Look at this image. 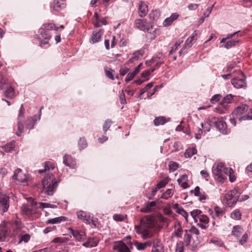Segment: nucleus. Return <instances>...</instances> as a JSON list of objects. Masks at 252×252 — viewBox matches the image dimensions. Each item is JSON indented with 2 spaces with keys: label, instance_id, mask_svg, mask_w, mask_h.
<instances>
[{
  "label": "nucleus",
  "instance_id": "nucleus-1",
  "mask_svg": "<svg viewBox=\"0 0 252 252\" xmlns=\"http://www.w3.org/2000/svg\"><path fill=\"white\" fill-rule=\"evenodd\" d=\"M140 225H135V229L136 232L141 235L142 237L146 239L151 236L149 229L153 225V222L151 219L145 218L140 220Z\"/></svg>",
  "mask_w": 252,
  "mask_h": 252
},
{
  "label": "nucleus",
  "instance_id": "nucleus-2",
  "mask_svg": "<svg viewBox=\"0 0 252 252\" xmlns=\"http://www.w3.org/2000/svg\"><path fill=\"white\" fill-rule=\"evenodd\" d=\"M43 189L48 195H52L58 186V182L55 180L54 175L48 173L43 179Z\"/></svg>",
  "mask_w": 252,
  "mask_h": 252
},
{
  "label": "nucleus",
  "instance_id": "nucleus-3",
  "mask_svg": "<svg viewBox=\"0 0 252 252\" xmlns=\"http://www.w3.org/2000/svg\"><path fill=\"white\" fill-rule=\"evenodd\" d=\"M228 170L229 169L226 168L223 163H219L217 165L213 166L212 168V172L217 180L222 182L227 178Z\"/></svg>",
  "mask_w": 252,
  "mask_h": 252
},
{
  "label": "nucleus",
  "instance_id": "nucleus-4",
  "mask_svg": "<svg viewBox=\"0 0 252 252\" xmlns=\"http://www.w3.org/2000/svg\"><path fill=\"white\" fill-rule=\"evenodd\" d=\"M239 31H237L233 33L228 34L227 35L226 37L222 38L220 40V43H225V42L226 43L225 44L222 45L221 47L226 49H229L235 46L239 42L240 40L238 39H231L235 36H237V37L239 36H241L242 35L239 34Z\"/></svg>",
  "mask_w": 252,
  "mask_h": 252
},
{
  "label": "nucleus",
  "instance_id": "nucleus-5",
  "mask_svg": "<svg viewBox=\"0 0 252 252\" xmlns=\"http://www.w3.org/2000/svg\"><path fill=\"white\" fill-rule=\"evenodd\" d=\"M132 248L133 244L131 242L126 244L122 241H116L113 245V249L118 252H131L130 249Z\"/></svg>",
  "mask_w": 252,
  "mask_h": 252
},
{
  "label": "nucleus",
  "instance_id": "nucleus-6",
  "mask_svg": "<svg viewBox=\"0 0 252 252\" xmlns=\"http://www.w3.org/2000/svg\"><path fill=\"white\" fill-rule=\"evenodd\" d=\"M158 200L146 202L140 209L142 213H150L155 212L158 207Z\"/></svg>",
  "mask_w": 252,
  "mask_h": 252
},
{
  "label": "nucleus",
  "instance_id": "nucleus-7",
  "mask_svg": "<svg viewBox=\"0 0 252 252\" xmlns=\"http://www.w3.org/2000/svg\"><path fill=\"white\" fill-rule=\"evenodd\" d=\"M9 207V197L6 194L0 195V214L6 212Z\"/></svg>",
  "mask_w": 252,
  "mask_h": 252
},
{
  "label": "nucleus",
  "instance_id": "nucleus-8",
  "mask_svg": "<svg viewBox=\"0 0 252 252\" xmlns=\"http://www.w3.org/2000/svg\"><path fill=\"white\" fill-rule=\"evenodd\" d=\"M13 180H16L19 182L24 183L29 180V174L24 173L21 169H17L12 176Z\"/></svg>",
  "mask_w": 252,
  "mask_h": 252
},
{
  "label": "nucleus",
  "instance_id": "nucleus-9",
  "mask_svg": "<svg viewBox=\"0 0 252 252\" xmlns=\"http://www.w3.org/2000/svg\"><path fill=\"white\" fill-rule=\"evenodd\" d=\"M67 230L68 232L71 234L77 241H84L86 238L85 233L82 230L73 229L71 227H68Z\"/></svg>",
  "mask_w": 252,
  "mask_h": 252
},
{
  "label": "nucleus",
  "instance_id": "nucleus-10",
  "mask_svg": "<svg viewBox=\"0 0 252 252\" xmlns=\"http://www.w3.org/2000/svg\"><path fill=\"white\" fill-rule=\"evenodd\" d=\"M134 26L141 31H149L151 29L149 23L144 19H138L135 20Z\"/></svg>",
  "mask_w": 252,
  "mask_h": 252
},
{
  "label": "nucleus",
  "instance_id": "nucleus-11",
  "mask_svg": "<svg viewBox=\"0 0 252 252\" xmlns=\"http://www.w3.org/2000/svg\"><path fill=\"white\" fill-rule=\"evenodd\" d=\"M10 230L9 228L5 224L0 225V241H4L9 236Z\"/></svg>",
  "mask_w": 252,
  "mask_h": 252
},
{
  "label": "nucleus",
  "instance_id": "nucleus-12",
  "mask_svg": "<svg viewBox=\"0 0 252 252\" xmlns=\"http://www.w3.org/2000/svg\"><path fill=\"white\" fill-rule=\"evenodd\" d=\"M27 228L24 226L22 221L20 219H17L13 222V231L14 233L17 235L20 232L25 231L24 229Z\"/></svg>",
  "mask_w": 252,
  "mask_h": 252
},
{
  "label": "nucleus",
  "instance_id": "nucleus-13",
  "mask_svg": "<svg viewBox=\"0 0 252 252\" xmlns=\"http://www.w3.org/2000/svg\"><path fill=\"white\" fill-rule=\"evenodd\" d=\"M21 212L23 215H26L28 218H31L33 216L35 211L31 207L24 204L21 207Z\"/></svg>",
  "mask_w": 252,
  "mask_h": 252
},
{
  "label": "nucleus",
  "instance_id": "nucleus-14",
  "mask_svg": "<svg viewBox=\"0 0 252 252\" xmlns=\"http://www.w3.org/2000/svg\"><path fill=\"white\" fill-rule=\"evenodd\" d=\"M249 108V106L246 104H242L241 105L236 107L232 112L233 116H236V118L244 113L246 112Z\"/></svg>",
  "mask_w": 252,
  "mask_h": 252
},
{
  "label": "nucleus",
  "instance_id": "nucleus-15",
  "mask_svg": "<svg viewBox=\"0 0 252 252\" xmlns=\"http://www.w3.org/2000/svg\"><path fill=\"white\" fill-rule=\"evenodd\" d=\"M179 17L178 13L175 12L171 14L169 17L166 18L163 22L162 25L164 27H167L172 25L173 22L176 20Z\"/></svg>",
  "mask_w": 252,
  "mask_h": 252
},
{
  "label": "nucleus",
  "instance_id": "nucleus-16",
  "mask_svg": "<svg viewBox=\"0 0 252 252\" xmlns=\"http://www.w3.org/2000/svg\"><path fill=\"white\" fill-rule=\"evenodd\" d=\"M148 12V5L143 1H141L139 4L138 14L139 16L142 18L145 17Z\"/></svg>",
  "mask_w": 252,
  "mask_h": 252
},
{
  "label": "nucleus",
  "instance_id": "nucleus-17",
  "mask_svg": "<svg viewBox=\"0 0 252 252\" xmlns=\"http://www.w3.org/2000/svg\"><path fill=\"white\" fill-rule=\"evenodd\" d=\"M77 217L79 219L87 224H90L92 221L89 215L87 213L83 211H79L77 213Z\"/></svg>",
  "mask_w": 252,
  "mask_h": 252
},
{
  "label": "nucleus",
  "instance_id": "nucleus-18",
  "mask_svg": "<svg viewBox=\"0 0 252 252\" xmlns=\"http://www.w3.org/2000/svg\"><path fill=\"white\" fill-rule=\"evenodd\" d=\"M231 84L234 87L237 89L243 88L246 86V83L244 79H232L231 80Z\"/></svg>",
  "mask_w": 252,
  "mask_h": 252
},
{
  "label": "nucleus",
  "instance_id": "nucleus-19",
  "mask_svg": "<svg viewBox=\"0 0 252 252\" xmlns=\"http://www.w3.org/2000/svg\"><path fill=\"white\" fill-rule=\"evenodd\" d=\"M152 252H164L162 244L158 240L155 239L153 241Z\"/></svg>",
  "mask_w": 252,
  "mask_h": 252
},
{
  "label": "nucleus",
  "instance_id": "nucleus-20",
  "mask_svg": "<svg viewBox=\"0 0 252 252\" xmlns=\"http://www.w3.org/2000/svg\"><path fill=\"white\" fill-rule=\"evenodd\" d=\"M103 33V31L100 30L98 31H94L91 38V42L92 43H95L99 42Z\"/></svg>",
  "mask_w": 252,
  "mask_h": 252
},
{
  "label": "nucleus",
  "instance_id": "nucleus-21",
  "mask_svg": "<svg viewBox=\"0 0 252 252\" xmlns=\"http://www.w3.org/2000/svg\"><path fill=\"white\" fill-rule=\"evenodd\" d=\"M216 128L221 132L223 133H226L227 126L226 123L222 120H219L215 123Z\"/></svg>",
  "mask_w": 252,
  "mask_h": 252
},
{
  "label": "nucleus",
  "instance_id": "nucleus-22",
  "mask_svg": "<svg viewBox=\"0 0 252 252\" xmlns=\"http://www.w3.org/2000/svg\"><path fill=\"white\" fill-rule=\"evenodd\" d=\"M17 235L19 238V241L18 242V244H20L22 242L27 243L30 241L31 239V236L28 233H26L25 231L20 232Z\"/></svg>",
  "mask_w": 252,
  "mask_h": 252
},
{
  "label": "nucleus",
  "instance_id": "nucleus-23",
  "mask_svg": "<svg viewBox=\"0 0 252 252\" xmlns=\"http://www.w3.org/2000/svg\"><path fill=\"white\" fill-rule=\"evenodd\" d=\"M244 230L243 228L240 225L234 226L231 231V235L237 238L243 234Z\"/></svg>",
  "mask_w": 252,
  "mask_h": 252
},
{
  "label": "nucleus",
  "instance_id": "nucleus-24",
  "mask_svg": "<svg viewBox=\"0 0 252 252\" xmlns=\"http://www.w3.org/2000/svg\"><path fill=\"white\" fill-rule=\"evenodd\" d=\"M4 95L8 99H12L16 96V94L14 89L9 86L4 91Z\"/></svg>",
  "mask_w": 252,
  "mask_h": 252
},
{
  "label": "nucleus",
  "instance_id": "nucleus-25",
  "mask_svg": "<svg viewBox=\"0 0 252 252\" xmlns=\"http://www.w3.org/2000/svg\"><path fill=\"white\" fill-rule=\"evenodd\" d=\"M191 192H193L194 195L199 197L200 201L205 200L207 198V195L204 192H201L200 191V188L197 186L193 190L191 191Z\"/></svg>",
  "mask_w": 252,
  "mask_h": 252
},
{
  "label": "nucleus",
  "instance_id": "nucleus-26",
  "mask_svg": "<svg viewBox=\"0 0 252 252\" xmlns=\"http://www.w3.org/2000/svg\"><path fill=\"white\" fill-rule=\"evenodd\" d=\"M145 53V49L141 48L132 54V57L129 60V62H133L134 61L138 60L140 57H142Z\"/></svg>",
  "mask_w": 252,
  "mask_h": 252
},
{
  "label": "nucleus",
  "instance_id": "nucleus-27",
  "mask_svg": "<svg viewBox=\"0 0 252 252\" xmlns=\"http://www.w3.org/2000/svg\"><path fill=\"white\" fill-rule=\"evenodd\" d=\"M63 162L66 166L70 167L72 168H74L75 165V162L71 156L67 155H64L63 159Z\"/></svg>",
  "mask_w": 252,
  "mask_h": 252
},
{
  "label": "nucleus",
  "instance_id": "nucleus-28",
  "mask_svg": "<svg viewBox=\"0 0 252 252\" xmlns=\"http://www.w3.org/2000/svg\"><path fill=\"white\" fill-rule=\"evenodd\" d=\"M38 121L37 116L34 115L32 117L28 118L26 127L27 128L31 129L33 128L35 123Z\"/></svg>",
  "mask_w": 252,
  "mask_h": 252
},
{
  "label": "nucleus",
  "instance_id": "nucleus-29",
  "mask_svg": "<svg viewBox=\"0 0 252 252\" xmlns=\"http://www.w3.org/2000/svg\"><path fill=\"white\" fill-rule=\"evenodd\" d=\"M179 185L183 189H187L188 188V176L186 174L182 175L177 180Z\"/></svg>",
  "mask_w": 252,
  "mask_h": 252
},
{
  "label": "nucleus",
  "instance_id": "nucleus-30",
  "mask_svg": "<svg viewBox=\"0 0 252 252\" xmlns=\"http://www.w3.org/2000/svg\"><path fill=\"white\" fill-rule=\"evenodd\" d=\"M160 16V12L159 10H152L149 14V17L152 21H157Z\"/></svg>",
  "mask_w": 252,
  "mask_h": 252
},
{
  "label": "nucleus",
  "instance_id": "nucleus-31",
  "mask_svg": "<svg viewBox=\"0 0 252 252\" xmlns=\"http://www.w3.org/2000/svg\"><path fill=\"white\" fill-rule=\"evenodd\" d=\"M175 230L174 235L177 237L181 238L182 236L183 230L180 223H178L175 225Z\"/></svg>",
  "mask_w": 252,
  "mask_h": 252
},
{
  "label": "nucleus",
  "instance_id": "nucleus-32",
  "mask_svg": "<svg viewBox=\"0 0 252 252\" xmlns=\"http://www.w3.org/2000/svg\"><path fill=\"white\" fill-rule=\"evenodd\" d=\"M197 153V150L194 147L189 148L187 149L185 153L184 156L186 158H191L193 155Z\"/></svg>",
  "mask_w": 252,
  "mask_h": 252
},
{
  "label": "nucleus",
  "instance_id": "nucleus-33",
  "mask_svg": "<svg viewBox=\"0 0 252 252\" xmlns=\"http://www.w3.org/2000/svg\"><path fill=\"white\" fill-rule=\"evenodd\" d=\"M134 245L138 250H144L147 246H150L151 245V242H146L144 243H139L135 242Z\"/></svg>",
  "mask_w": 252,
  "mask_h": 252
},
{
  "label": "nucleus",
  "instance_id": "nucleus-34",
  "mask_svg": "<svg viewBox=\"0 0 252 252\" xmlns=\"http://www.w3.org/2000/svg\"><path fill=\"white\" fill-rule=\"evenodd\" d=\"M55 168L54 164L50 161H47L45 162L44 163V169H40L38 170L39 173H42L45 171H46L47 170H49L50 169H53Z\"/></svg>",
  "mask_w": 252,
  "mask_h": 252
},
{
  "label": "nucleus",
  "instance_id": "nucleus-35",
  "mask_svg": "<svg viewBox=\"0 0 252 252\" xmlns=\"http://www.w3.org/2000/svg\"><path fill=\"white\" fill-rule=\"evenodd\" d=\"M65 220L66 218L64 217H59L51 219H49L47 220L46 222L47 223L55 224L65 221Z\"/></svg>",
  "mask_w": 252,
  "mask_h": 252
},
{
  "label": "nucleus",
  "instance_id": "nucleus-36",
  "mask_svg": "<svg viewBox=\"0 0 252 252\" xmlns=\"http://www.w3.org/2000/svg\"><path fill=\"white\" fill-rule=\"evenodd\" d=\"M39 33L40 34L42 37L45 39L49 40L51 37L50 33L44 28H40L39 29Z\"/></svg>",
  "mask_w": 252,
  "mask_h": 252
},
{
  "label": "nucleus",
  "instance_id": "nucleus-37",
  "mask_svg": "<svg viewBox=\"0 0 252 252\" xmlns=\"http://www.w3.org/2000/svg\"><path fill=\"white\" fill-rule=\"evenodd\" d=\"M202 211L199 209H195L190 212V215L195 222H198V219L201 215Z\"/></svg>",
  "mask_w": 252,
  "mask_h": 252
},
{
  "label": "nucleus",
  "instance_id": "nucleus-38",
  "mask_svg": "<svg viewBox=\"0 0 252 252\" xmlns=\"http://www.w3.org/2000/svg\"><path fill=\"white\" fill-rule=\"evenodd\" d=\"M23 120H18L17 122V131L16 133V134L18 136H20L21 135V134L23 133L24 131V126L22 123Z\"/></svg>",
  "mask_w": 252,
  "mask_h": 252
},
{
  "label": "nucleus",
  "instance_id": "nucleus-39",
  "mask_svg": "<svg viewBox=\"0 0 252 252\" xmlns=\"http://www.w3.org/2000/svg\"><path fill=\"white\" fill-rule=\"evenodd\" d=\"M237 192V190L236 189H234L232 190H231L228 193L227 195L228 196H230L231 197L229 198V199H233V202L237 199H239V195Z\"/></svg>",
  "mask_w": 252,
  "mask_h": 252
},
{
  "label": "nucleus",
  "instance_id": "nucleus-40",
  "mask_svg": "<svg viewBox=\"0 0 252 252\" xmlns=\"http://www.w3.org/2000/svg\"><path fill=\"white\" fill-rule=\"evenodd\" d=\"M237 192V190L236 189H234L232 190H231L228 193L227 195L228 196H230L231 197L229 198V199H233V202L237 199H239V195Z\"/></svg>",
  "mask_w": 252,
  "mask_h": 252
},
{
  "label": "nucleus",
  "instance_id": "nucleus-41",
  "mask_svg": "<svg viewBox=\"0 0 252 252\" xmlns=\"http://www.w3.org/2000/svg\"><path fill=\"white\" fill-rule=\"evenodd\" d=\"M214 210L215 211V217H221L224 214L223 209L218 206H215Z\"/></svg>",
  "mask_w": 252,
  "mask_h": 252
},
{
  "label": "nucleus",
  "instance_id": "nucleus-42",
  "mask_svg": "<svg viewBox=\"0 0 252 252\" xmlns=\"http://www.w3.org/2000/svg\"><path fill=\"white\" fill-rule=\"evenodd\" d=\"M230 217L233 219L239 220L241 218V213L238 209H235L231 213Z\"/></svg>",
  "mask_w": 252,
  "mask_h": 252
},
{
  "label": "nucleus",
  "instance_id": "nucleus-43",
  "mask_svg": "<svg viewBox=\"0 0 252 252\" xmlns=\"http://www.w3.org/2000/svg\"><path fill=\"white\" fill-rule=\"evenodd\" d=\"M15 147V144L14 142H10L4 145L2 148L6 152H10L14 150Z\"/></svg>",
  "mask_w": 252,
  "mask_h": 252
},
{
  "label": "nucleus",
  "instance_id": "nucleus-44",
  "mask_svg": "<svg viewBox=\"0 0 252 252\" xmlns=\"http://www.w3.org/2000/svg\"><path fill=\"white\" fill-rule=\"evenodd\" d=\"M165 118L164 117H159L156 118L154 121V124L156 126L163 125L166 123Z\"/></svg>",
  "mask_w": 252,
  "mask_h": 252
},
{
  "label": "nucleus",
  "instance_id": "nucleus-45",
  "mask_svg": "<svg viewBox=\"0 0 252 252\" xmlns=\"http://www.w3.org/2000/svg\"><path fill=\"white\" fill-rule=\"evenodd\" d=\"M154 86V83L151 82L148 83L144 88L141 90L140 93L138 96L139 98H141L142 95L147 92L149 89L151 88Z\"/></svg>",
  "mask_w": 252,
  "mask_h": 252
},
{
  "label": "nucleus",
  "instance_id": "nucleus-46",
  "mask_svg": "<svg viewBox=\"0 0 252 252\" xmlns=\"http://www.w3.org/2000/svg\"><path fill=\"white\" fill-rule=\"evenodd\" d=\"M252 120V108L250 111L247 114L239 118V121L241 122L242 121Z\"/></svg>",
  "mask_w": 252,
  "mask_h": 252
},
{
  "label": "nucleus",
  "instance_id": "nucleus-47",
  "mask_svg": "<svg viewBox=\"0 0 252 252\" xmlns=\"http://www.w3.org/2000/svg\"><path fill=\"white\" fill-rule=\"evenodd\" d=\"M173 194V192L172 190L171 189H168L162 194L161 198L167 199L171 197Z\"/></svg>",
  "mask_w": 252,
  "mask_h": 252
},
{
  "label": "nucleus",
  "instance_id": "nucleus-48",
  "mask_svg": "<svg viewBox=\"0 0 252 252\" xmlns=\"http://www.w3.org/2000/svg\"><path fill=\"white\" fill-rule=\"evenodd\" d=\"M7 83V79L4 75L0 72V90L3 89L4 85Z\"/></svg>",
  "mask_w": 252,
  "mask_h": 252
},
{
  "label": "nucleus",
  "instance_id": "nucleus-49",
  "mask_svg": "<svg viewBox=\"0 0 252 252\" xmlns=\"http://www.w3.org/2000/svg\"><path fill=\"white\" fill-rule=\"evenodd\" d=\"M169 182L168 178H166L163 180L160 181L157 184L156 187L158 189H159L161 188L164 187Z\"/></svg>",
  "mask_w": 252,
  "mask_h": 252
},
{
  "label": "nucleus",
  "instance_id": "nucleus-50",
  "mask_svg": "<svg viewBox=\"0 0 252 252\" xmlns=\"http://www.w3.org/2000/svg\"><path fill=\"white\" fill-rule=\"evenodd\" d=\"M249 239L248 234L245 232L243 235L242 238L239 240V244L241 245H245L248 241Z\"/></svg>",
  "mask_w": 252,
  "mask_h": 252
},
{
  "label": "nucleus",
  "instance_id": "nucleus-51",
  "mask_svg": "<svg viewBox=\"0 0 252 252\" xmlns=\"http://www.w3.org/2000/svg\"><path fill=\"white\" fill-rule=\"evenodd\" d=\"M198 221L199 222L208 224L209 222V219L206 215H201L198 219Z\"/></svg>",
  "mask_w": 252,
  "mask_h": 252
},
{
  "label": "nucleus",
  "instance_id": "nucleus-52",
  "mask_svg": "<svg viewBox=\"0 0 252 252\" xmlns=\"http://www.w3.org/2000/svg\"><path fill=\"white\" fill-rule=\"evenodd\" d=\"M191 238V235L189 233H188L187 231L186 230V233L184 234V241L186 246H188L189 245Z\"/></svg>",
  "mask_w": 252,
  "mask_h": 252
},
{
  "label": "nucleus",
  "instance_id": "nucleus-53",
  "mask_svg": "<svg viewBox=\"0 0 252 252\" xmlns=\"http://www.w3.org/2000/svg\"><path fill=\"white\" fill-rule=\"evenodd\" d=\"M193 41H195V40H194V38H193L192 37H191V36H190L186 41V42L184 44L185 47V48L191 47L193 44L192 42Z\"/></svg>",
  "mask_w": 252,
  "mask_h": 252
},
{
  "label": "nucleus",
  "instance_id": "nucleus-54",
  "mask_svg": "<svg viewBox=\"0 0 252 252\" xmlns=\"http://www.w3.org/2000/svg\"><path fill=\"white\" fill-rule=\"evenodd\" d=\"M175 252H184V243L182 241L177 243Z\"/></svg>",
  "mask_w": 252,
  "mask_h": 252
},
{
  "label": "nucleus",
  "instance_id": "nucleus-55",
  "mask_svg": "<svg viewBox=\"0 0 252 252\" xmlns=\"http://www.w3.org/2000/svg\"><path fill=\"white\" fill-rule=\"evenodd\" d=\"M179 167L178 164L174 161H170L169 163V168L170 170L174 171Z\"/></svg>",
  "mask_w": 252,
  "mask_h": 252
},
{
  "label": "nucleus",
  "instance_id": "nucleus-56",
  "mask_svg": "<svg viewBox=\"0 0 252 252\" xmlns=\"http://www.w3.org/2000/svg\"><path fill=\"white\" fill-rule=\"evenodd\" d=\"M155 67H152L149 70H145L141 74L142 77L143 78H146L148 77L151 74V73L155 70Z\"/></svg>",
  "mask_w": 252,
  "mask_h": 252
},
{
  "label": "nucleus",
  "instance_id": "nucleus-57",
  "mask_svg": "<svg viewBox=\"0 0 252 252\" xmlns=\"http://www.w3.org/2000/svg\"><path fill=\"white\" fill-rule=\"evenodd\" d=\"M112 122L110 120H106L105 122V123L103 126V129L105 133L108 129L110 128L111 125L112 124Z\"/></svg>",
  "mask_w": 252,
  "mask_h": 252
},
{
  "label": "nucleus",
  "instance_id": "nucleus-58",
  "mask_svg": "<svg viewBox=\"0 0 252 252\" xmlns=\"http://www.w3.org/2000/svg\"><path fill=\"white\" fill-rule=\"evenodd\" d=\"M201 127L204 132H208L210 130L211 126L208 122L201 124Z\"/></svg>",
  "mask_w": 252,
  "mask_h": 252
},
{
  "label": "nucleus",
  "instance_id": "nucleus-59",
  "mask_svg": "<svg viewBox=\"0 0 252 252\" xmlns=\"http://www.w3.org/2000/svg\"><path fill=\"white\" fill-rule=\"evenodd\" d=\"M78 145L80 149H84L87 147V145L86 140L83 138H81L80 139Z\"/></svg>",
  "mask_w": 252,
  "mask_h": 252
},
{
  "label": "nucleus",
  "instance_id": "nucleus-60",
  "mask_svg": "<svg viewBox=\"0 0 252 252\" xmlns=\"http://www.w3.org/2000/svg\"><path fill=\"white\" fill-rule=\"evenodd\" d=\"M63 7H64V5H63V3L61 4L59 1H54V2L53 8L55 10L59 11Z\"/></svg>",
  "mask_w": 252,
  "mask_h": 252
},
{
  "label": "nucleus",
  "instance_id": "nucleus-61",
  "mask_svg": "<svg viewBox=\"0 0 252 252\" xmlns=\"http://www.w3.org/2000/svg\"><path fill=\"white\" fill-rule=\"evenodd\" d=\"M24 113H25V109L24 108L23 105L22 104L20 107V111L19 113L17 120H23V119L24 118Z\"/></svg>",
  "mask_w": 252,
  "mask_h": 252
},
{
  "label": "nucleus",
  "instance_id": "nucleus-62",
  "mask_svg": "<svg viewBox=\"0 0 252 252\" xmlns=\"http://www.w3.org/2000/svg\"><path fill=\"white\" fill-rule=\"evenodd\" d=\"M173 208L174 209L176 210V212L177 213L179 214H181L184 211V209L182 207H180L178 203H175L173 205Z\"/></svg>",
  "mask_w": 252,
  "mask_h": 252
},
{
  "label": "nucleus",
  "instance_id": "nucleus-63",
  "mask_svg": "<svg viewBox=\"0 0 252 252\" xmlns=\"http://www.w3.org/2000/svg\"><path fill=\"white\" fill-rule=\"evenodd\" d=\"M233 171L232 169L231 168H229L228 176L229 177V181L231 182H233L236 180V177L234 175H233Z\"/></svg>",
  "mask_w": 252,
  "mask_h": 252
},
{
  "label": "nucleus",
  "instance_id": "nucleus-64",
  "mask_svg": "<svg viewBox=\"0 0 252 252\" xmlns=\"http://www.w3.org/2000/svg\"><path fill=\"white\" fill-rule=\"evenodd\" d=\"M136 75V74L133 72H129L126 76L125 81L126 82H129L130 81L132 80L133 79V78Z\"/></svg>",
  "mask_w": 252,
  "mask_h": 252
}]
</instances>
